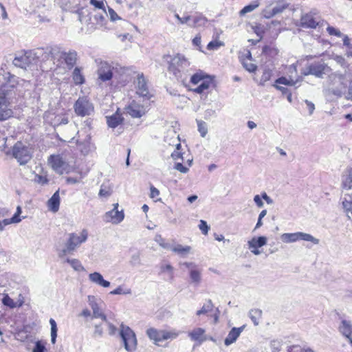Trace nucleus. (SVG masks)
Returning <instances> with one entry per match:
<instances>
[{
    "mask_svg": "<svg viewBox=\"0 0 352 352\" xmlns=\"http://www.w3.org/2000/svg\"><path fill=\"white\" fill-rule=\"evenodd\" d=\"M135 86L137 94L143 97L150 98L151 95L148 87V80L142 73L138 74L137 76Z\"/></svg>",
    "mask_w": 352,
    "mask_h": 352,
    "instance_id": "11",
    "label": "nucleus"
},
{
    "mask_svg": "<svg viewBox=\"0 0 352 352\" xmlns=\"http://www.w3.org/2000/svg\"><path fill=\"white\" fill-rule=\"evenodd\" d=\"M89 279L93 283H95L103 287H108L110 283L104 280L102 276L98 272H94L89 274Z\"/></svg>",
    "mask_w": 352,
    "mask_h": 352,
    "instance_id": "28",
    "label": "nucleus"
},
{
    "mask_svg": "<svg viewBox=\"0 0 352 352\" xmlns=\"http://www.w3.org/2000/svg\"><path fill=\"white\" fill-rule=\"evenodd\" d=\"M297 81H298L297 80L293 79L291 76L289 78L282 76V77L277 78L275 80L274 87L276 89L283 91L285 88L279 86L278 85L294 86L296 84Z\"/></svg>",
    "mask_w": 352,
    "mask_h": 352,
    "instance_id": "27",
    "label": "nucleus"
},
{
    "mask_svg": "<svg viewBox=\"0 0 352 352\" xmlns=\"http://www.w3.org/2000/svg\"><path fill=\"white\" fill-rule=\"evenodd\" d=\"M50 323L51 325V338H52V344H54L56 342V339L57 336V326L55 320L52 318L50 320Z\"/></svg>",
    "mask_w": 352,
    "mask_h": 352,
    "instance_id": "38",
    "label": "nucleus"
},
{
    "mask_svg": "<svg viewBox=\"0 0 352 352\" xmlns=\"http://www.w3.org/2000/svg\"><path fill=\"white\" fill-rule=\"evenodd\" d=\"M74 110L78 116H89L94 113V105L88 96H82L74 102Z\"/></svg>",
    "mask_w": 352,
    "mask_h": 352,
    "instance_id": "5",
    "label": "nucleus"
},
{
    "mask_svg": "<svg viewBox=\"0 0 352 352\" xmlns=\"http://www.w3.org/2000/svg\"><path fill=\"white\" fill-rule=\"evenodd\" d=\"M201 36H196L193 39H192V43L193 45H196V46H200L201 45Z\"/></svg>",
    "mask_w": 352,
    "mask_h": 352,
    "instance_id": "62",
    "label": "nucleus"
},
{
    "mask_svg": "<svg viewBox=\"0 0 352 352\" xmlns=\"http://www.w3.org/2000/svg\"><path fill=\"white\" fill-rule=\"evenodd\" d=\"M30 52L21 51L13 60V64L21 68H26L31 63Z\"/></svg>",
    "mask_w": 352,
    "mask_h": 352,
    "instance_id": "17",
    "label": "nucleus"
},
{
    "mask_svg": "<svg viewBox=\"0 0 352 352\" xmlns=\"http://www.w3.org/2000/svg\"><path fill=\"white\" fill-rule=\"evenodd\" d=\"M104 329H107L109 334L115 335L117 332V328L115 325L111 324L108 321L101 322L100 324H95L93 336L94 338H100L103 335Z\"/></svg>",
    "mask_w": 352,
    "mask_h": 352,
    "instance_id": "13",
    "label": "nucleus"
},
{
    "mask_svg": "<svg viewBox=\"0 0 352 352\" xmlns=\"http://www.w3.org/2000/svg\"><path fill=\"white\" fill-rule=\"evenodd\" d=\"M281 239L285 243H292L298 241V232L285 233L281 235Z\"/></svg>",
    "mask_w": 352,
    "mask_h": 352,
    "instance_id": "36",
    "label": "nucleus"
},
{
    "mask_svg": "<svg viewBox=\"0 0 352 352\" xmlns=\"http://www.w3.org/2000/svg\"><path fill=\"white\" fill-rule=\"evenodd\" d=\"M277 6L270 10L265 11V17L272 18L276 14L282 13L285 10L289 7V4L285 3L283 0L276 1Z\"/></svg>",
    "mask_w": 352,
    "mask_h": 352,
    "instance_id": "21",
    "label": "nucleus"
},
{
    "mask_svg": "<svg viewBox=\"0 0 352 352\" xmlns=\"http://www.w3.org/2000/svg\"><path fill=\"white\" fill-rule=\"evenodd\" d=\"M331 80L334 83L336 82H340V84L342 85L343 87H346L345 78L342 74H333L331 76Z\"/></svg>",
    "mask_w": 352,
    "mask_h": 352,
    "instance_id": "45",
    "label": "nucleus"
},
{
    "mask_svg": "<svg viewBox=\"0 0 352 352\" xmlns=\"http://www.w3.org/2000/svg\"><path fill=\"white\" fill-rule=\"evenodd\" d=\"M9 102L4 94H0V121H3L11 117L12 111L8 108Z\"/></svg>",
    "mask_w": 352,
    "mask_h": 352,
    "instance_id": "18",
    "label": "nucleus"
},
{
    "mask_svg": "<svg viewBox=\"0 0 352 352\" xmlns=\"http://www.w3.org/2000/svg\"><path fill=\"white\" fill-rule=\"evenodd\" d=\"M188 336L192 340L197 341L200 343L206 340L205 330L200 327L195 328L192 331L189 332Z\"/></svg>",
    "mask_w": 352,
    "mask_h": 352,
    "instance_id": "26",
    "label": "nucleus"
},
{
    "mask_svg": "<svg viewBox=\"0 0 352 352\" xmlns=\"http://www.w3.org/2000/svg\"><path fill=\"white\" fill-rule=\"evenodd\" d=\"M298 240L307 241H313L314 240V238L311 235L303 232H298Z\"/></svg>",
    "mask_w": 352,
    "mask_h": 352,
    "instance_id": "50",
    "label": "nucleus"
},
{
    "mask_svg": "<svg viewBox=\"0 0 352 352\" xmlns=\"http://www.w3.org/2000/svg\"><path fill=\"white\" fill-rule=\"evenodd\" d=\"M47 163L55 172L60 175L67 172L69 166L60 155H50L47 158Z\"/></svg>",
    "mask_w": 352,
    "mask_h": 352,
    "instance_id": "9",
    "label": "nucleus"
},
{
    "mask_svg": "<svg viewBox=\"0 0 352 352\" xmlns=\"http://www.w3.org/2000/svg\"><path fill=\"white\" fill-rule=\"evenodd\" d=\"M113 208L108 211L104 214L105 221L110 222L113 224H118L120 223L124 218V214L123 210H118V203H116L113 205Z\"/></svg>",
    "mask_w": 352,
    "mask_h": 352,
    "instance_id": "12",
    "label": "nucleus"
},
{
    "mask_svg": "<svg viewBox=\"0 0 352 352\" xmlns=\"http://www.w3.org/2000/svg\"><path fill=\"white\" fill-rule=\"evenodd\" d=\"M340 330L342 335L345 336L349 340L350 338H352V326L346 320L342 321Z\"/></svg>",
    "mask_w": 352,
    "mask_h": 352,
    "instance_id": "31",
    "label": "nucleus"
},
{
    "mask_svg": "<svg viewBox=\"0 0 352 352\" xmlns=\"http://www.w3.org/2000/svg\"><path fill=\"white\" fill-rule=\"evenodd\" d=\"M146 335L155 345L160 346V343L163 341L176 339L179 336V332L175 329H157L151 327L146 330Z\"/></svg>",
    "mask_w": 352,
    "mask_h": 352,
    "instance_id": "4",
    "label": "nucleus"
},
{
    "mask_svg": "<svg viewBox=\"0 0 352 352\" xmlns=\"http://www.w3.org/2000/svg\"><path fill=\"white\" fill-rule=\"evenodd\" d=\"M113 67L109 63H101L98 69V78L102 82L109 81L113 78Z\"/></svg>",
    "mask_w": 352,
    "mask_h": 352,
    "instance_id": "15",
    "label": "nucleus"
},
{
    "mask_svg": "<svg viewBox=\"0 0 352 352\" xmlns=\"http://www.w3.org/2000/svg\"><path fill=\"white\" fill-rule=\"evenodd\" d=\"M241 62L243 67L250 72H255L257 69V66L252 63V55L250 51L241 56Z\"/></svg>",
    "mask_w": 352,
    "mask_h": 352,
    "instance_id": "22",
    "label": "nucleus"
},
{
    "mask_svg": "<svg viewBox=\"0 0 352 352\" xmlns=\"http://www.w3.org/2000/svg\"><path fill=\"white\" fill-rule=\"evenodd\" d=\"M33 148L28 142L17 141L11 148V154L21 165L26 164L32 157Z\"/></svg>",
    "mask_w": 352,
    "mask_h": 352,
    "instance_id": "3",
    "label": "nucleus"
},
{
    "mask_svg": "<svg viewBox=\"0 0 352 352\" xmlns=\"http://www.w3.org/2000/svg\"><path fill=\"white\" fill-rule=\"evenodd\" d=\"M199 228L201 231L202 234L204 235H207L210 230V227L208 226L206 221L204 220H200Z\"/></svg>",
    "mask_w": 352,
    "mask_h": 352,
    "instance_id": "48",
    "label": "nucleus"
},
{
    "mask_svg": "<svg viewBox=\"0 0 352 352\" xmlns=\"http://www.w3.org/2000/svg\"><path fill=\"white\" fill-rule=\"evenodd\" d=\"M243 330V327H241L239 328L234 327L232 328L230 332L228 333V336L224 340V343L226 346H229L231 344L234 343L236 339L239 337L241 333Z\"/></svg>",
    "mask_w": 352,
    "mask_h": 352,
    "instance_id": "25",
    "label": "nucleus"
},
{
    "mask_svg": "<svg viewBox=\"0 0 352 352\" xmlns=\"http://www.w3.org/2000/svg\"><path fill=\"white\" fill-rule=\"evenodd\" d=\"M330 71V68L322 62H314L307 66L302 74L305 76L314 75L321 78Z\"/></svg>",
    "mask_w": 352,
    "mask_h": 352,
    "instance_id": "8",
    "label": "nucleus"
},
{
    "mask_svg": "<svg viewBox=\"0 0 352 352\" xmlns=\"http://www.w3.org/2000/svg\"><path fill=\"white\" fill-rule=\"evenodd\" d=\"M306 104H307V106L308 107L309 113L311 114L314 112V109H315L314 104L311 102H309V101H307V100H306Z\"/></svg>",
    "mask_w": 352,
    "mask_h": 352,
    "instance_id": "60",
    "label": "nucleus"
},
{
    "mask_svg": "<svg viewBox=\"0 0 352 352\" xmlns=\"http://www.w3.org/2000/svg\"><path fill=\"white\" fill-rule=\"evenodd\" d=\"M278 53V50L275 46L272 45H265L262 50V54L267 58L271 59L276 58Z\"/></svg>",
    "mask_w": 352,
    "mask_h": 352,
    "instance_id": "29",
    "label": "nucleus"
},
{
    "mask_svg": "<svg viewBox=\"0 0 352 352\" xmlns=\"http://www.w3.org/2000/svg\"><path fill=\"white\" fill-rule=\"evenodd\" d=\"M344 45L347 47V55L352 56V44L347 38L344 39Z\"/></svg>",
    "mask_w": 352,
    "mask_h": 352,
    "instance_id": "57",
    "label": "nucleus"
},
{
    "mask_svg": "<svg viewBox=\"0 0 352 352\" xmlns=\"http://www.w3.org/2000/svg\"><path fill=\"white\" fill-rule=\"evenodd\" d=\"M223 43L217 39V40H214V41H210L207 45V49L208 50H217L218 48H219L221 46H223Z\"/></svg>",
    "mask_w": 352,
    "mask_h": 352,
    "instance_id": "43",
    "label": "nucleus"
},
{
    "mask_svg": "<svg viewBox=\"0 0 352 352\" xmlns=\"http://www.w3.org/2000/svg\"><path fill=\"white\" fill-rule=\"evenodd\" d=\"M190 277L192 282L198 284L201 281V272L197 269H192L190 271Z\"/></svg>",
    "mask_w": 352,
    "mask_h": 352,
    "instance_id": "39",
    "label": "nucleus"
},
{
    "mask_svg": "<svg viewBox=\"0 0 352 352\" xmlns=\"http://www.w3.org/2000/svg\"><path fill=\"white\" fill-rule=\"evenodd\" d=\"M89 3L94 8L102 10L104 13H106L104 0H89Z\"/></svg>",
    "mask_w": 352,
    "mask_h": 352,
    "instance_id": "42",
    "label": "nucleus"
},
{
    "mask_svg": "<svg viewBox=\"0 0 352 352\" xmlns=\"http://www.w3.org/2000/svg\"><path fill=\"white\" fill-rule=\"evenodd\" d=\"M172 158L175 161L174 168L182 173H186L192 165V157L189 153L183 152L180 142L176 144L175 150L171 153Z\"/></svg>",
    "mask_w": 352,
    "mask_h": 352,
    "instance_id": "2",
    "label": "nucleus"
},
{
    "mask_svg": "<svg viewBox=\"0 0 352 352\" xmlns=\"http://www.w3.org/2000/svg\"><path fill=\"white\" fill-rule=\"evenodd\" d=\"M123 122L124 118L120 111V109H118L113 115L107 116V123L111 128H116L118 126L122 124Z\"/></svg>",
    "mask_w": 352,
    "mask_h": 352,
    "instance_id": "20",
    "label": "nucleus"
},
{
    "mask_svg": "<svg viewBox=\"0 0 352 352\" xmlns=\"http://www.w3.org/2000/svg\"><path fill=\"white\" fill-rule=\"evenodd\" d=\"M150 197L153 199H155V201H160V190L157 189L155 186H151L150 187Z\"/></svg>",
    "mask_w": 352,
    "mask_h": 352,
    "instance_id": "44",
    "label": "nucleus"
},
{
    "mask_svg": "<svg viewBox=\"0 0 352 352\" xmlns=\"http://www.w3.org/2000/svg\"><path fill=\"white\" fill-rule=\"evenodd\" d=\"M109 13L110 15V19L112 21H116L117 20L120 19V17L118 15V14L113 9L109 8Z\"/></svg>",
    "mask_w": 352,
    "mask_h": 352,
    "instance_id": "55",
    "label": "nucleus"
},
{
    "mask_svg": "<svg viewBox=\"0 0 352 352\" xmlns=\"http://www.w3.org/2000/svg\"><path fill=\"white\" fill-rule=\"evenodd\" d=\"M72 79L76 85H81L85 83V79L80 67H76L74 69Z\"/></svg>",
    "mask_w": 352,
    "mask_h": 352,
    "instance_id": "30",
    "label": "nucleus"
},
{
    "mask_svg": "<svg viewBox=\"0 0 352 352\" xmlns=\"http://www.w3.org/2000/svg\"><path fill=\"white\" fill-rule=\"evenodd\" d=\"M172 251L180 255H186L190 253L191 247L189 245L182 246L178 244L172 248Z\"/></svg>",
    "mask_w": 352,
    "mask_h": 352,
    "instance_id": "34",
    "label": "nucleus"
},
{
    "mask_svg": "<svg viewBox=\"0 0 352 352\" xmlns=\"http://www.w3.org/2000/svg\"><path fill=\"white\" fill-rule=\"evenodd\" d=\"M0 14H1L3 19H6L8 17L6 8L1 3H0Z\"/></svg>",
    "mask_w": 352,
    "mask_h": 352,
    "instance_id": "59",
    "label": "nucleus"
},
{
    "mask_svg": "<svg viewBox=\"0 0 352 352\" xmlns=\"http://www.w3.org/2000/svg\"><path fill=\"white\" fill-rule=\"evenodd\" d=\"M208 22V19L206 16H204L202 14H199L195 17L192 18V25L193 28H197L199 26H204Z\"/></svg>",
    "mask_w": 352,
    "mask_h": 352,
    "instance_id": "33",
    "label": "nucleus"
},
{
    "mask_svg": "<svg viewBox=\"0 0 352 352\" xmlns=\"http://www.w3.org/2000/svg\"><path fill=\"white\" fill-rule=\"evenodd\" d=\"M125 111L127 114L133 118H140L146 113V109L144 105L139 102L133 100L126 107Z\"/></svg>",
    "mask_w": 352,
    "mask_h": 352,
    "instance_id": "10",
    "label": "nucleus"
},
{
    "mask_svg": "<svg viewBox=\"0 0 352 352\" xmlns=\"http://www.w3.org/2000/svg\"><path fill=\"white\" fill-rule=\"evenodd\" d=\"M163 60L168 74L188 91L198 94H207L210 87L215 86V77L200 69L193 74L188 80L186 71L190 67V62L183 54H165Z\"/></svg>",
    "mask_w": 352,
    "mask_h": 352,
    "instance_id": "1",
    "label": "nucleus"
},
{
    "mask_svg": "<svg viewBox=\"0 0 352 352\" xmlns=\"http://www.w3.org/2000/svg\"><path fill=\"white\" fill-rule=\"evenodd\" d=\"M300 26L304 28L315 29L318 25V21L311 13H306L300 17Z\"/></svg>",
    "mask_w": 352,
    "mask_h": 352,
    "instance_id": "19",
    "label": "nucleus"
},
{
    "mask_svg": "<svg viewBox=\"0 0 352 352\" xmlns=\"http://www.w3.org/2000/svg\"><path fill=\"white\" fill-rule=\"evenodd\" d=\"M175 17L177 19L179 22L182 24L187 23L191 19V16L189 15L180 17L179 16V14H175Z\"/></svg>",
    "mask_w": 352,
    "mask_h": 352,
    "instance_id": "56",
    "label": "nucleus"
},
{
    "mask_svg": "<svg viewBox=\"0 0 352 352\" xmlns=\"http://www.w3.org/2000/svg\"><path fill=\"white\" fill-rule=\"evenodd\" d=\"M66 262L69 263L75 270L80 271L83 270V267L81 265V263L78 259L67 258Z\"/></svg>",
    "mask_w": 352,
    "mask_h": 352,
    "instance_id": "41",
    "label": "nucleus"
},
{
    "mask_svg": "<svg viewBox=\"0 0 352 352\" xmlns=\"http://www.w3.org/2000/svg\"><path fill=\"white\" fill-rule=\"evenodd\" d=\"M60 203V197L59 195V190L56 191L51 198L47 201V206L48 209L53 212H56L59 210Z\"/></svg>",
    "mask_w": 352,
    "mask_h": 352,
    "instance_id": "24",
    "label": "nucleus"
},
{
    "mask_svg": "<svg viewBox=\"0 0 352 352\" xmlns=\"http://www.w3.org/2000/svg\"><path fill=\"white\" fill-rule=\"evenodd\" d=\"M3 303L10 308H14L16 306V302L8 295L3 297Z\"/></svg>",
    "mask_w": 352,
    "mask_h": 352,
    "instance_id": "47",
    "label": "nucleus"
},
{
    "mask_svg": "<svg viewBox=\"0 0 352 352\" xmlns=\"http://www.w3.org/2000/svg\"><path fill=\"white\" fill-rule=\"evenodd\" d=\"M173 270V267L170 264H167V265H165L162 267V272L168 271V272H172Z\"/></svg>",
    "mask_w": 352,
    "mask_h": 352,
    "instance_id": "63",
    "label": "nucleus"
},
{
    "mask_svg": "<svg viewBox=\"0 0 352 352\" xmlns=\"http://www.w3.org/2000/svg\"><path fill=\"white\" fill-rule=\"evenodd\" d=\"M35 182L41 185L47 184L49 182L46 176L36 175L35 177Z\"/></svg>",
    "mask_w": 352,
    "mask_h": 352,
    "instance_id": "53",
    "label": "nucleus"
},
{
    "mask_svg": "<svg viewBox=\"0 0 352 352\" xmlns=\"http://www.w3.org/2000/svg\"><path fill=\"white\" fill-rule=\"evenodd\" d=\"M344 188L347 189L352 188V168L349 172V177L343 183Z\"/></svg>",
    "mask_w": 352,
    "mask_h": 352,
    "instance_id": "51",
    "label": "nucleus"
},
{
    "mask_svg": "<svg viewBox=\"0 0 352 352\" xmlns=\"http://www.w3.org/2000/svg\"><path fill=\"white\" fill-rule=\"evenodd\" d=\"M260 3L258 0L254 1L252 3L245 6L241 11L240 14L243 15L248 12L253 11L254 9L258 7Z\"/></svg>",
    "mask_w": 352,
    "mask_h": 352,
    "instance_id": "37",
    "label": "nucleus"
},
{
    "mask_svg": "<svg viewBox=\"0 0 352 352\" xmlns=\"http://www.w3.org/2000/svg\"><path fill=\"white\" fill-rule=\"evenodd\" d=\"M22 212L21 207L18 206L16 208V212L13 217L10 219H5L0 221V231L3 230L4 227L11 223H17L21 221L20 215Z\"/></svg>",
    "mask_w": 352,
    "mask_h": 352,
    "instance_id": "23",
    "label": "nucleus"
},
{
    "mask_svg": "<svg viewBox=\"0 0 352 352\" xmlns=\"http://www.w3.org/2000/svg\"><path fill=\"white\" fill-rule=\"evenodd\" d=\"M254 200L258 207L263 206V203L259 195H256L254 198Z\"/></svg>",
    "mask_w": 352,
    "mask_h": 352,
    "instance_id": "61",
    "label": "nucleus"
},
{
    "mask_svg": "<svg viewBox=\"0 0 352 352\" xmlns=\"http://www.w3.org/2000/svg\"><path fill=\"white\" fill-rule=\"evenodd\" d=\"M77 52L75 50L69 52H61L60 54V60L67 65L69 69H72L76 65L77 61Z\"/></svg>",
    "mask_w": 352,
    "mask_h": 352,
    "instance_id": "16",
    "label": "nucleus"
},
{
    "mask_svg": "<svg viewBox=\"0 0 352 352\" xmlns=\"http://www.w3.org/2000/svg\"><path fill=\"white\" fill-rule=\"evenodd\" d=\"M122 293V288L120 287H117L110 292L111 294H121Z\"/></svg>",
    "mask_w": 352,
    "mask_h": 352,
    "instance_id": "64",
    "label": "nucleus"
},
{
    "mask_svg": "<svg viewBox=\"0 0 352 352\" xmlns=\"http://www.w3.org/2000/svg\"><path fill=\"white\" fill-rule=\"evenodd\" d=\"M267 243V239L265 236H259L258 238H253L250 242L249 245L250 248L258 249Z\"/></svg>",
    "mask_w": 352,
    "mask_h": 352,
    "instance_id": "32",
    "label": "nucleus"
},
{
    "mask_svg": "<svg viewBox=\"0 0 352 352\" xmlns=\"http://www.w3.org/2000/svg\"><path fill=\"white\" fill-rule=\"evenodd\" d=\"M198 131L201 133L202 137H204L207 133V126L206 124L204 121H198Z\"/></svg>",
    "mask_w": 352,
    "mask_h": 352,
    "instance_id": "49",
    "label": "nucleus"
},
{
    "mask_svg": "<svg viewBox=\"0 0 352 352\" xmlns=\"http://www.w3.org/2000/svg\"><path fill=\"white\" fill-rule=\"evenodd\" d=\"M272 76V71L270 69H265L263 70L262 76L261 77V84L265 85V82L269 81Z\"/></svg>",
    "mask_w": 352,
    "mask_h": 352,
    "instance_id": "40",
    "label": "nucleus"
},
{
    "mask_svg": "<svg viewBox=\"0 0 352 352\" xmlns=\"http://www.w3.org/2000/svg\"><path fill=\"white\" fill-rule=\"evenodd\" d=\"M120 336L127 351L133 352L137 348V339L135 333L129 327L121 325Z\"/></svg>",
    "mask_w": 352,
    "mask_h": 352,
    "instance_id": "7",
    "label": "nucleus"
},
{
    "mask_svg": "<svg viewBox=\"0 0 352 352\" xmlns=\"http://www.w3.org/2000/svg\"><path fill=\"white\" fill-rule=\"evenodd\" d=\"M87 236L88 232L87 230H82L79 236L75 233L70 234L66 243V248L63 250L60 256H63L66 255L67 253H70L75 250L76 247L87 240Z\"/></svg>",
    "mask_w": 352,
    "mask_h": 352,
    "instance_id": "6",
    "label": "nucleus"
},
{
    "mask_svg": "<svg viewBox=\"0 0 352 352\" xmlns=\"http://www.w3.org/2000/svg\"><path fill=\"white\" fill-rule=\"evenodd\" d=\"M98 195L100 197H107L111 195V190L108 187L103 188V186H101Z\"/></svg>",
    "mask_w": 352,
    "mask_h": 352,
    "instance_id": "52",
    "label": "nucleus"
},
{
    "mask_svg": "<svg viewBox=\"0 0 352 352\" xmlns=\"http://www.w3.org/2000/svg\"><path fill=\"white\" fill-rule=\"evenodd\" d=\"M93 318H100L101 322L107 321L105 314L99 311L98 308L93 307Z\"/></svg>",
    "mask_w": 352,
    "mask_h": 352,
    "instance_id": "46",
    "label": "nucleus"
},
{
    "mask_svg": "<svg viewBox=\"0 0 352 352\" xmlns=\"http://www.w3.org/2000/svg\"><path fill=\"white\" fill-rule=\"evenodd\" d=\"M45 347L39 342H37L35 347L33 349V352H44Z\"/></svg>",
    "mask_w": 352,
    "mask_h": 352,
    "instance_id": "58",
    "label": "nucleus"
},
{
    "mask_svg": "<svg viewBox=\"0 0 352 352\" xmlns=\"http://www.w3.org/2000/svg\"><path fill=\"white\" fill-rule=\"evenodd\" d=\"M14 78V76L10 72H6L4 69H0V91L1 94H4L8 91L10 87H13L14 85H11L12 80Z\"/></svg>",
    "mask_w": 352,
    "mask_h": 352,
    "instance_id": "14",
    "label": "nucleus"
},
{
    "mask_svg": "<svg viewBox=\"0 0 352 352\" xmlns=\"http://www.w3.org/2000/svg\"><path fill=\"white\" fill-rule=\"evenodd\" d=\"M327 31L328 32V33L330 35L336 36H341L340 32L338 30L336 29L335 28H333L332 26L327 27Z\"/></svg>",
    "mask_w": 352,
    "mask_h": 352,
    "instance_id": "54",
    "label": "nucleus"
},
{
    "mask_svg": "<svg viewBox=\"0 0 352 352\" xmlns=\"http://www.w3.org/2000/svg\"><path fill=\"white\" fill-rule=\"evenodd\" d=\"M214 307V305L212 302L211 300H208L203 306L202 307L198 310L196 313L197 316H200L201 314H206L208 312H210L212 311Z\"/></svg>",
    "mask_w": 352,
    "mask_h": 352,
    "instance_id": "35",
    "label": "nucleus"
}]
</instances>
